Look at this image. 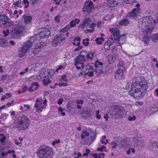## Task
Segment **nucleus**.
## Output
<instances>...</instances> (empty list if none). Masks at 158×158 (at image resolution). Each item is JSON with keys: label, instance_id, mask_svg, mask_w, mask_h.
<instances>
[{"label": "nucleus", "instance_id": "obj_1", "mask_svg": "<svg viewBox=\"0 0 158 158\" xmlns=\"http://www.w3.org/2000/svg\"><path fill=\"white\" fill-rule=\"evenodd\" d=\"M140 77L143 78V81L142 80L139 83H134L131 85V90L129 92V95L137 99L143 97L146 94L148 88L147 82L144 80L143 77L140 76Z\"/></svg>", "mask_w": 158, "mask_h": 158}, {"label": "nucleus", "instance_id": "obj_2", "mask_svg": "<svg viewBox=\"0 0 158 158\" xmlns=\"http://www.w3.org/2000/svg\"><path fill=\"white\" fill-rule=\"evenodd\" d=\"M39 158H52L53 149L45 145L41 146L37 152Z\"/></svg>", "mask_w": 158, "mask_h": 158}, {"label": "nucleus", "instance_id": "obj_3", "mask_svg": "<svg viewBox=\"0 0 158 158\" xmlns=\"http://www.w3.org/2000/svg\"><path fill=\"white\" fill-rule=\"evenodd\" d=\"M112 117L116 118L124 117L126 115L124 109L122 107L115 106L111 109L110 111Z\"/></svg>", "mask_w": 158, "mask_h": 158}, {"label": "nucleus", "instance_id": "obj_4", "mask_svg": "<svg viewBox=\"0 0 158 158\" xmlns=\"http://www.w3.org/2000/svg\"><path fill=\"white\" fill-rule=\"evenodd\" d=\"M30 121L28 118L25 116L21 118L15 124V127L20 130H24L27 129L30 125Z\"/></svg>", "mask_w": 158, "mask_h": 158}, {"label": "nucleus", "instance_id": "obj_5", "mask_svg": "<svg viewBox=\"0 0 158 158\" xmlns=\"http://www.w3.org/2000/svg\"><path fill=\"white\" fill-rule=\"evenodd\" d=\"M32 42L30 40L27 41L21 47L19 52V56L20 57H23L31 48L32 45Z\"/></svg>", "mask_w": 158, "mask_h": 158}, {"label": "nucleus", "instance_id": "obj_6", "mask_svg": "<svg viewBox=\"0 0 158 158\" xmlns=\"http://www.w3.org/2000/svg\"><path fill=\"white\" fill-rule=\"evenodd\" d=\"M25 27L21 25H18L11 32V37L14 38H18L23 31L25 29Z\"/></svg>", "mask_w": 158, "mask_h": 158}, {"label": "nucleus", "instance_id": "obj_7", "mask_svg": "<svg viewBox=\"0 0 158 158\" xmlns=\"http://www.w3.org/2000/svg\"><path fill=\"white\" fill-rule=\"evenodd\" d=\"M94 9V6L93 2L91 1H87L85 2L82 11L83 12L87 11L89 13L92 12Z\"/></svg>", "mask_w": 158, "mask_h": 158}, {"label": "nucleus", "instance_id": "obj_8", "mask_svg": "<svg viewBox=\"0 0 158 158\" xmlns=\"http://www.w3.org/2000/svg\"><path fill=\"white\" fill-rule=\"evenodd\" d=\"M35 110L38 113H40L42 111V109H44L45 106H43L42 105L43 100L38 98L35 101Z\"/></svg>", "mask_w": 158, "mask_h": 158}, {"label": "nucleus", "instance_id": "obj_9", "mask_svg": "<svg viewBox=\"0 0 158 158\" xmlns=\"http://www.w3.org/2000/svg\"><path fill=\"white\" fill-rule=\"evenodd\" d=\"M152 19L151 17H144L143 20L140 21V24L142 25V27H146L151 25L152 24Z\"/></svg>", "mask_w": 158, "mask_h": 158}, {"label": "nucleus", "instance_id": "obj_10", "mask_svg": "<svg viewBox=\"0 0 158 158\" xmlns=\"http://www.w3.org/2000/svg\"><path fill=\"white\" fill-rule=\"evenodd\" d=\"M50 31L48 28L44 29L39 33V37L40 39L48 38L50 36Z\"/></svg>", "mask_w": 158, "mask_h": 158}, {"label": "nucleus", "instance_id": "obj_11", "mask_svg": "<svg viewBox=\"0 0 158 158\" xmlns=\"http://www.w3.org/2000/svg\"><path fill=\"white\" fill-rule=\"evenodd\" d=\"M140 9L134 8L129 13V16L130 18L134 19L136 18L140 13Z\"/></svg>", "mask_w": 158, "mask_h": 158}, {"label": "nucleus", "instance_id": "obj_12", "mask_svg": "<svg viewBox=\"0 0 158 158\" xmlns=\"http://www.w3.org/2000/svg\"><path fill=\"white\" fill-rule=\"evenodd\" d=\"M120 5V3H118L114 0H107L106 3V5L109 7H116Z\"/></svg>", "mask_w": 158, "mask_h": 158}, {"label": "nucleus", "instance_id": "obj_13", "mask_svg": "<svg viewBox=\"0 0 158 158\" xmlns=\"http://www.w3.org/2000/svg\"><path fill=\"white\" fill-rule=\"evenodd\" d=\"M91 22V19L89 17L85 18L83 20L82 24L80 25L79 27H82V28L83 29L85 27H87Z\"/></svg>", "mask_w": 158, "mask_h": 158}, {"label": "nucleus", "instance_id": "obj_14", "mask_svg": "<svg viewBox=\"0 0 158 158\" xmlns=\"http://www.w3.org/2000/svg\"><path fill=\"white\" fill-rule=\"evenodd\" d=\"M96 136V133H94L93 134V135L90 136L85 139V143L88 145L90 144L95 139Z\"/></svg>", "mask_w": 158, "mask_h": 158}, {"label": "nucleus", "instance_id": "obj_15", "mask_svg": "<svg viewBox=\"0 0 158 158\" xmlns=\"http://www.w3.org/2000/svg\"><path fill=\"white\" fill-rule=\"evenodd\" d=\"M109 30L111 33V36L115 38L118 37L120 35V31L117 28H110Z\"/></svg>", "mask_w": 158, "mask_h": 158}, {"label": "nucleus", "instance_id": "obj_16", "mask_svg": "<svg viewBox=\"0 0 158 158\" xmlns=\"http://www.w3.org/2000/svg\"><path fill=\"white\" fill-rule=\"evenodd\" d=\"M123 70H117L115 73V77L118 79H121L124 77Z\"/></svg>", "mask_w": 158, "mask_h": 158}, {"label": "nucleus", "instance_id": "obj_17", "mask_svg": "<svg viewBox=\"0 0 158 158\" xmlns=\"http://www.w3.org/2000/svg\"><path fill=\"white\" fill-rule=\"evenodd\" d=\"M82 53H86L85 51H82L81 52V54L78 56H77L74 59V61H85V56L83 54H82Z\"/></svg>", "mask_w": 158, "mask_h": 158}, {"label": "nucleus", "instance_id": "obj_18", "mask_svg": "<svg viewBox=\"0 0 158 158\" xmlns=\"http://www.w3.org/2000/svg\"><path fill=\"white\" fill-rule=\"evenodd\" d=\"M116 55L115 53H111L108 56V60L109 63H113L116 59Z\"/></svg>", "mask_w": 158, "mask_h": 158}, {"label": "nucleus", "instance_id": "obj_19", "mask_svg": "<svg viewBox=\"0 0 158 158\" xmlns=\"http://www.w3.org/2000/svg\"><path fill=\"white\" fill-rule=\"evenodd\" d=\"M42 46L40 45H35L33 48L31 49V52L34 54L38 53L41 50Z\"/></svg>", "mask_w": 158, "mask_h": 158}, {"label": "nucleus", "instance_id": "obj_20", "mask_svg": "<svg viewBox=\"0 0 158 158\" xmlns=\"http://www.w3.org/2000/svg\"><path fill=\"white\" fill-rule=\"evenodd\" d=\"M23 18L24 19V22L27 24L29 23L32 20V18L31 16H27L25 15L23 16Z\"/></svg>", "mask_w": 158, "mask_h": 158}, {"label": "nucleus", "instance_id": "obj_21", "mask_svg": "<svg viewBox=\"0 0 158 158\" xmlns=\"http://www.w3.org/2000/svg\"><path fill=\"white\" fill-rule=\"evenodd\" d=\"M80 21V19H75L71 21L70 22L69 24L72 27H73L76 26L77 24H78Z\"/></svg>", "mask_w": 158, "mask_h": 158}, {"label": "nucleus", "instance_id": "obj_22", "mask_svg": "<svg viewBox=\"0 0 158 158\" xmlns=\"http://www.w3.org/2000/svg\"><path fill=\"white\" fill-rule=\"evenodd\" d=\"M59 39V35H56L54 37L53 42L54 46H56L60 43Z\"/></svg>", "mask_w": 158, "mask_h": 158}, {"label": "nucleus", "instance_id": "obj_23", "mask_svg": "<svg viewBox=\"0 0 158 158\" xmlns=\"http://www.w3.org/2000/svg\"><path fill=\"white\" fill-rule=\"evenodd\" d=\"M102 68L101 66H99L98 68H96L95 72L97 76H100L103 73V72L102 70Z\"/></svg>", "mask_w": 158, "mask_h": 158}, {"label": "nucleus", "instance_id": "obj_24", "mask_svg": "<svg viewBox=\"0 0 158 158\" xmlns=\"http://www.w3.org/2000/svg\"><path fill=\"white\" fill-rule=\"evenodd\" d=\"M126 40V36L124 35H120L118 39V42L119 44H122L124 43Z\"/></svg>", "mask_w": 158, "mask_h": 158}, {"label": "nucleus", "instance_id": "obj_25", "mask_svg": "<svg viewBox=\"0 0 158 158\" xmlns=\"http://www.w3.org/2000/svg\"><path fill=\"white\" fill-rule=\"evenodd\" d=\"M75 65L76 66V68L77 69H81V68H84V63H80L78 61H75Z\"/></svg>", "mask_w": 158, "mask_h": 158}, {"label": "nucleus", "instance_id": "obj_26", "mask_svg": "<svg viewBox=\"0 0 158 158\" xmlns=\"http://www.w3.org/2000/svg\"><path fill=\"white\" fill-rule=\"evenodd\" d=\"M129 23V21L127 19H124L119 22V24L121 26L127 25Z\"/></svg>", "mask_w": 158, "mask_h": 158}, {"label": "nucleus", "instance_id": "obj_27", "mask_svg": "<svg viewBox=\"0 0 158 158\" xmlns=\"http://www.w3.org/2000/svg\"><path fill=\"white\" fill-rule=\"evenodd\" d=\"M7 46V43L6 40L4 39L0 38V46L5 47Z\"/></svg>", "mask_w": 158, "mask_h": 158}, {"label": "nucleus", "instance_id": "obj_28", "mask_svg": "<svg viewBox=\"0 0 158 158\" xmlns=\"http://www.w3.org/2000/svg\"><path fill=\"white\" fill-rule=\"evenodd\" d=\"M118 70H123L125 69L124 64L123 61H120L118 64Z\"/></svg>", "mask_w": 158, "mask_h": 158}, {"label": "nucleus", "instance_id": "obj_29", "mask_svg": "<svg viewBox=\"0 0 158 158\" xmlns=\"http://www.w3.org/2000/svg\"><path fill=\"white\" fill-rule=\"evenodd\" d=\"M116 40L115 38L112 36L111 35L108 38L107 41L111 45L114 42L115 40Z\"/></svg>", "mask_w": 158, "mask_h": 158}, {"label": "nucleus", "instance_id": "obj_30", "mask_svg": "<svg viewBox=\"0 0 158 158\" xmlns=\"http://www.w3.org/2000/svg\"><path fill=\"white\" fill-rule=\"evenodd\" d=\"M8 20V18L5 15H0V22H2V23Z\"/></svg>", "mask_w": 158, "mask_h": 158}, {"label": "nucleus", "instance_id": "obj_31", "mask_svg": "<svg viewBox=\"0 0 158 158\" xmlns=\"http://www.w3.org/2000/svg\"><path fill=\"white\" fill-rule=\"evenodd\" d=\"M12 94L11 93H8L6 94V95L3 96L1 98V100L4 101L5 98H9L12 97Z\"/></svg>", "mask_w": 158, "mask_h": 158}, {"label": "nucleus", "instance_id": "obj_32", "mask_svg": "<svg viewBox=\"0 0 158 158\" xmlns=\"http://www.w3.org/2000/svg\"><path fill=\"white\" fill-rule=\"evenodd\" d=\"M46 77H45L44 80H43V83L44 85H47L48 84H50L51 83V81L49 79H46Z\"/></svg>", "mask_w": 158, "mask_h": 158}, {"label": "nucleus", "instance_id": "obj_33", "mask_svg": "<svg viewBox=\"0 0 158 158\" xmlns=\"http://www.w3.org/2000/svg\"><path fill=\"white\" fill-rule=\"evenodd\" d=\"M104 39L102 37L97 38L95 40L96 43L98 44H102V41H104Z\"/></svg>", "mask_w": 158, "mask_h": 158}, {"label": "nucleus", "instance_id": "obj_34", "mask_svg": "<svg viewBox=\"0 0 158 158\" xmlns=\"http://www.w3.org/2000/svg\"><path fill=\"white\" fill-rule=\"evenodd\" d=\"M89 135V134L87 131H84L81 134V138L82 139L85 138Z\"/></svg>", "mask_w": 158, "mask_h": 158}, {"label": "nucleus", "instance_id": "obj_35", "mask_svg": "<svg viewBox=\"0 0 158 158\" xmlns=\"http://www.w3.org/2000/svg\"><path fill=\"white\" fill-rule=\"evenodd\" d=\"M88 113V111L85 110H82L81 113H80V114L81 115V116L83 118H87V114Z\"/></svg>", "mask_w": 158, "mask_h": 158}, {"label": "nucleus", "instance_id": "obj_36", "mask_svg": "<svg viewBox=\"0 0 158 158\" xmlns=\"http://www.w3.org/2000/svg\"><path fill=\"white\" fill-rule=\"evenodd\" d=\"M9 19L8 20H6L4 23H2L3 24L5 27H7L10 26L12 24V23L9 21Z\"/></svg>", "mask_w": 158, "mask_h": 158}, {"label": "nucleus", "instance_id": "obj_37", "mask_svg": "<svg viewBox=\"0 0 158 158\" xmlns=\"http://www.w3.org/2000/svg\"><path fill=\"white\" fill-rule=\"evenodd\" d=\"M111 45L107 41L104 45V48L105 50H108L110 49Z\"/></svg>", "mask_w": 158, "mask_h": 158}, {"label": "nucleus", "instance_id": "obj_38", "mask_svg": "<svg viewBox=\"0 0 158 158\" xmlns=\"http://www.w3.org/2000/svg\"><path fill=\"white\" fill-rule=\"evenodd\" d=\"M143 40L145 44H147L148 43L149 38L147 35H145L143 37Z\"/></svg>", "mask_w": 158, "mask_h": 158}, {"label": "nucleus", "instance_id": "obj_39", "mask_svg": "<svg viewBox=\"0 0 158 158\" xmlns=\"http://www.w3.org/2000/svg\"><path fill=\"white\" fill-rule=\"evenodd\" d=\"M22 2L21 0H18L15 2L13 4V5L19 7L22 4Z\"/></svg>", "mask_w": 158, "mask_h": 158}, {"label": "nucleus", "instance_id": "obj_40", "mask_svg": "<svg viewBox=\"0 0 158 158\" xmlns=\"http://www.w3.org/2000/svg\"><path fill=\"white\" fill-rule=\"evenodd\" d=\"M85 74L86 75H88L89 77H92L94 75L93 72L92 70L90 71H88L87 72H86L85 71Z\"/></svg>", "mask_w": 158, "mask_h": 158}, {"label": "nucleus", "instance_id": "obj_41", "mask_svg": "<svg viewBox=\"0 0 158 158\" xmlns=\"http://www.w3.org/2000/svg\"><path fill=\"white\" fill-rule=\"evenodd\" d=\"M94 54L93 52H90L86 55L87 57L91 59L93 58Z\"/></svg>", "mask_w": 158, "mask_h": 158}, {"label": "nucleus", "instance_id": "obj_42", "mask_svg": "<svg viewBox=\"0 0 158 158\" xmlns=\"http://www.w3.org/2000/svg\"><path fill=\"white\" fill-rule=\"evenodd\" d=\"M103 65V63L101 62H99L98 61H97L95 62V66L96 68H98L99 66H101Z\"/></svg>", "mask_w": 158, "mask_h": 158}, {"label": "nucleus", "instance_id": "obj_43", "mask_svg": "<svg viewBox=\"0 0 158 158\" xmlns=\"http://www.w3.org/2000/svg\"><path fill=\"white\" fill-rule=\"evenodd\" d=\"M89 39L87 38L85 39H84L83 40L82 44L85 46H87L89 45Z\"/></svg>", "mask_w": 158, "mask_h": 158}, {"label": "nucleus", "instance_id": "obj_44", "mask_svg": "<svg viewBox=\"0 0 158 158\" xmlns=\"http://www.w3.org/2000/svg\"><path fill=\"white\" fill-rule=\"evenodd\" d=\"M150 146L152 148H158V143L154 141L150 143Z\"/></svg>", "mask_w": 158, "mask_h": 158}, {"label": "nucleus", "instance_id": "obj_45", "mask_svg": "<svg viewBox=\"0 0 158 158\" xmlns=\"http://www.w3.org/2000/svg\"><path fill=\"white\" fill-rule=\"evenodd\" d=\"M152 41L154 42H155L156 41H158V33L153 34Z\"/></svg>", "mask_w": 158, "mask_h": 158}, {"label": "nucleus", "instance_id": "obj_46", "mask_svg": "<svg viewBox=\"0 0 158 158\" xmlns=\"http://www.w3.org/2000/svg\"><path fill=\"white\" fill-rule=\"evenodd\" d=\"M63 109L61 107L58 108V112L59 114H61L63 116H64L65 114V113L63 111Z\"/></svg>", "mask_w": 158, "mask_h": 158}, {"label": "nucleus", "instance_id": "obj_47", "mask_svg": "<svg viewBox=\"0 0 158 158\" xmlns=\"http://www.w3.org/2000/svg\"><path fill=\"white\" fill-rule=\"evenodd\" d=\"M23 2L25 4V8H27L29 6V2L28 0H23Z\"/></svg>", "mask_w": 158, "mask_h": 158}, {"label": "nucleus", "instance_id": "obj_48", "mask_svg": "<svg viewBox=\"0 0 158 158\" xmlns=\"http://www.w3.org/2000/svg\"><path fill=\"white\" fill-rule=\"evenodd\" d=\"M60 143V141L59 139L56 140L52 142V145L54 146L56 144H58Z\"/></svg>", "mask_w": 158, "mask_h": 158}, {"label": "nucleus", "instance_id": "obj_49", "mask_svg": "<svg viewBox=\"0 0 158 158\" xmlns=\"http://www.w3.org/2000/svg\"><path fill=\"white\" fill-rule=\"evenodd\" d=\"M2 33L4 34V36L5 37L9 33V32L8 30H6L5 31H2Z\"/></svg>", "mask_w": 158, "mask_h": 158}, {"label": "nucleus", "instance_id": "obj_50", "mask_svg": "<svg viewBox=\"0 0 158 158\" xmlns=\"http://www.w3.org/2000/svg\"><path fill=\"white\" fill-rule=\"evenodd\" d=\"M136 119V117L135 115L133 116L132 117L131 116H129L128 119L129 121H132Z\"/></svg>", "mask_w": 158, "mask_h": 158}, {"label": "nucleus", "instance_id": "obj_51", "mask_svg": "<svg viewBox=\"0 0 158 158\" xmlns=\"http://www.w3.org/2000/svg\"><path fill=\"white\" fill-rule=\"evenodd\" d=\"M84 69H86V70L85 71H86L87 70H88L89 71H90L92 70L93 68L89 66H86L85 68Z\"/></svg>", "mask_w": 158, "mask_h": 158}, {"label": "nucleus", "instance_id": "obj_52", "mask_svg": "<svg viewBox=\"0 0 158 158\" xmlns=\"http://www.w3.org/2000/svg\"><path fill=\"white\" fill-rule=\"evenodd\" d=\"M27 89V87L26 85H24L22 87V91L23 93L26 92Z\"/></svg>", "mask_w": 158, "mask_h": 158}, {"label": "nucleus", "instance_id": "obj_53", "mask_svg": "<svg viewBox=\"0 0 158 158\" xmlns=\"http://www.w3.org/2000/svg\"><path fill=\"white\" fill-rule=\"evenodd\" d=\"M99 110H98L96 111V118L98 119H99L101 118V115L99 114Z\"/></svg>", "mask_w": 158, "mask_h": 158}, {"label": "nucleus", "instance_id": "obj_54", "mask_svg": "<svg viewBox=\"0 0 158 158\" xmlns=\"http://www.w3.org/2000/svg\"><path fill=\"white\" fill-rule=\"evenodd\" d=\"M102 24V23L101 21L98 22L97 24L98 27L99 28H101Z\"/></svg>", "mask_w": 158, "mask_h": 158}, {"label": "nucleus", "instance_id": "obj_55", "mask_svg": "<svg viewBox=\"0 0 158 158\" xmlns=\"http://www.w3.org/2000/svg\"><path fill=\"white\" fill-rule=\"evenodd\" d=\"M58 85L60 86H66L67 85V84L66 83H60L58 84Z\"/></svg>", "mask_w": 158, "mask_h": 158}, {"label": "nucleus", "instance_id": "obj_56", "mask_svg": "<svg viewBox=\"0 0 158 158\" xmlns=\"http://www.w3.org/2000/svg\"><path fill=\"white\" fill-rule=\"evenodd\" d=\"M152 29L151 28L149 27L148 28H147V29L146 33L147 34L150 33H152Z\"/></svg>", "mask_w": 158, "mask_h": 158}, {"label": "nucleus", "instance_id": "obj_57", "mask_svg": "<svg viewBox=\"0 0 158 158\" xmlns=\"http://www.w3.org/2000/svg\"><path fill=\"white\" fill-rule=\"evenodd\" d=\"M83 47L82 45H81L80 46H79L77 48H75L74 51H79L80 49H81V48H83Z\"/></svg>", "mask_w": 158, "mask_h": 158}, {"label": "nucleus", "instance_id": "obj_58", "mask_svg": "<svg viewBox=\"0 0 158 158\" xmlns=\"http://www.w3.org/2000/svg\"><path fill=\"white\" fill-rule=\"evenodd\" d=\"M106 148V147L104 146H102L101 148H98L97 150L98 151H102L103 150V149H105Z\"/></svg>", "mask_w": 158, "mask_h": 158}, {"label": "nucleus", "instance_id": "obj_59", "mask_svg": "<svg viewBox=\"0 0 158 158\" xmlns=\"http://www.w3.org/2000/svg\"><path fill=\"white\" fill-rule=\"evenodd\" d=\"M110 144L111 145H113V146H112V148H115L117 146V144L116 143H115L114 142H111L110 143Z\"/></svg>", "mask_w": 158, "mask_h": 158}, {"label": "nucleus", "instance_id": "obj_60", "mask_svg": "<svg viewBox=\"0 0 158 158\" xmlns=\"http://www.w3.org/2000/svg\"><path fill=\"white\" fill-rule=\"evenodd\" d=\"M66 76L65 75H63L61 77V80H63L64 81H67L66 79Z\"/></svg>", "mask_w": 158, "mask_h": 158}, {"label": "nucleus", "instance_id": "obj_61", "mask_svg": "<svg viewBox=\"0 0 158 158\" xmlns=\"http://www.w3.org/2000/svg\"><path fill=\"white\" fill-rule=\"evenodd\" d=\"M60 16H57L55 18V20L57 21V22H59L60 21Z\"/></svg>", "mask_w": 158, "mask_h": 158}, {"label": "nucleus", "instance_id": "obj_62", "mask_svg": "<svg viewBox=\"0 0 158 158\" xmlns=\"http://www.w3.org/2000/svg\"><path fill=\"white\" fill-rule=\"evenodd\" d=\"M63 99L61 98H60L59 100L58 101V104L59 105H60L62 104L63 101Z\"/></svg>", "mask_w": 158, "mask_h": 158}, {"label": "nucleus", "instance_id": "obj_63", "mask_svg": "<svg viewBox=\"0 0 158 158\" xmlns=\"http://www.w3.org/2000/svg\"><path fill=\"white\" fill-rule=\"evenodd\" d=\"M6 139L5 137L3 136L2 138L0 139V142L3 143L5 141Z\"/></svg>", "mask_w": 158, "mask_h": 158}, {"label": "nucleus", "instance_id": "obj_64", "mask_svg": "<svg viewBox=\"0 0 158 158\" xmlns=\"http://www.w3.org/2000/svg\"><path fill=\"white\" fill-rule=\"evenodd\" d=\"M105 154L103 153L99 154V158H104Z\"/></svg>", "mask_w": 158, "mask_h": 158}]
</instances>
